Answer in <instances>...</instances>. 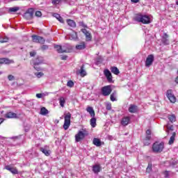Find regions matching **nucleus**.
I'll return each mask as SVG.
<instances>
[{"label":"nucleus","instance_id":"nucleus-1","mask_svg":"<svg viewBox=\"0 0 178 178\" xmlns=\"http://www.w3.org/2000/svg\"><path fill=\"white\" fill-rule=\"evenodd\" d=\"M134 20L138 23H143V24H149L151 23V17L147 15L137 14Z\"/></svg>","mask_w":178,"mask_h":178},{"label":"nucleus","instance_id":"nucleus-2","mask_svg":"<svg viewBox=\"0 0 178 178\" xmlns=\"http://www.w3.org/2000/svg\"><path fill=\"white\" fill-rule=\"evenodd\" d=\"M163 148H165V143L156 141L153 143L152 149L154 154H161L163 151Z\"/></svg>","mask_w":178,"mask_h":178},{"label":"nucleus","instance_id":"nucleus-3","mask_svg":"<svg viewBox=\"0 0 178 178\" xmlns=\"http://www.w3.org/2000/svg\"><path fill=\"white\" fill-rule=\"evenodd\" d=\"M34 12L33 8H28L22 16L26 20H31L34 17Z\"/></svg>","mask_w":178,"mask_h":178},{"label":"nucleus","instance_id":"nucleus-4","mask_svg":"<svg viewBox=\"0 0 178 178\" xmlns=\"http://www.w3.org/2000/svg\"><path fill=\"white\" fill-rule=\"evenodd\" d=\"M87 136H88V134L86 133V130L79 131L77 134L75 135L76 143H80V141H81V140H84Z\"/></svg>","mask_w":178,"mask_h":178},{"label":"nucleus","instance_id":"nucleus-5","mask_svg":"<svg viewBox=\"0 0 178 178\" xmlns=\"http://www.w3.org/2000/svg\"><path fill=\"white\" fill-rule=\"evenodd\" d=\"M70 119H72V113H67L64 117L63 129L67 130L70 127Z\"/></svg>","mask_w":178,"mask_h":178},{"label":"nucleus","instance_id":"nucleus-6","mask_svg":"<svg viewBox=\"0 0 178 178\" xmlns=\"http://www.w3.org/2000/svg\"><path fill=\"white\" fill-rule=\"evenodd\" d=\"M143 145L148 146L151 144V129H147L145 132V137L142 140Z\"/></svg>","mask_w":178,"mask_h":178},{"label":"nucleus","instance_id":"nucleus-7","mask_svg":"<svg viewBox=\"0 0 178 178\" xmlns=\"http://www.w3.org/2000/svg\"><path fill=\"white\" fill-rule=\"evenodd\" d=\"M33 42H36L37 44H44L45 42V39L42 36H38L37 35H31Z\"/></svg>","mask_w":178,"mask_h":178},{"label":"nucleus","instance_id":"nucleus-8","mask_svg":"<svg viewBox=\"0 0 178 178\" xmlns=\"http://www.w3.org/2000/svg\"><path fill=\"white\" fill-rule=\"evenodd\" d=\"M112 92V88L111 86H106L102 88V94L104 97H108Z\"/></svg>","mask_w":178,"mask_h":178},{"label":"nucleus","instance_id":"nucleus-9","mask_svg":"<svg viewBox=\"0 0 178 178\" xmlns=\"http://www.w3.org/2000/svg\"><path fill=\"white\" fill-rule=\"evenodd\" d=\"M166 96L172 104L176 102V97L173 95V91L172 90H167Z\"/></svg>","mask_w":178,"mask_h":178},{"label":"nucleus","instance_id":"nucleus-10","mask_svg":"<svg viewBox=\"0 0 178 178\" xmlns=\"http://www.w3.org/2000/svg\"><path fill=\"white\" fill-rule=\"evenodd\" d=\"M104 74L108 81V83H113V79L112 77V73L111 72V71L108 69H105L104 70Z\"/></svg>","mask_w":178,"mask_h":178},{"label":"nucleus","instance_id":"nucleus-11","mask_svg":"<svg viewBox=\"0 0 178 178\" xmlns=\"http://www.w3.org/2000/svg\"><path fill=\"white\" fill-rule=\"evenodd\" d=\"M178 162L176 160L171 159L164 162V166L165 168H175L177 165Z\"/></svg>","mask_w":178,"mask_h":178},{"label":"nucleus","instance_id":"nucleus-12","mask_svg":"<svg viewBox=\"0 0 178 178\" xmlns=\"http://www.w3.org/2000/svg\"><path fill=\"white\" fill-rule=\"evenodd\" d=\"M154 57L153 54H149L147 56L146 60H145V67H149L152 63H154Z\"/></svg>","mask_w":178,"mask_h":178},{"label":"nucleus","instance_id":"nucleus-13","mask_svg":"<svg viewBox=\"0 0 178 178\" xmlns=\"http://www.w3.org/2000/svg\"><path fill=\"white\" fill-rule=\"evenodd\" d=\"M39 149L46 156H49V155H51V150L49 149V146H48V145H45L44 147H40Z\"/></svg>","mask_w":178,"mask_h":178},{"label":"nucleus","instance_id":"nucleus-14","mask_svg":"<svg viewBox=\"0 0 178 178\" xmlns=\"http://www.w3.org/2000/svg\"><path fill=\"white\" fill-rule=\"evenodd\" d=\"M81 31L84 34L86 37V41L90 42L92 40V36L91 35V33L90 31H87L86 29H83L81 30Z\"/></svg>","mask_w":178,"mask_h":178},{"label":"nucleus","instance_id":"nucleus-15","mask_svg":"<svg viewBox=\"0 0 178 178\" xmlns=\"http://www.w3.org/2000/svg\"><path fill=\"white\" fill-rule=\"evenodd\" d=\"M161 42L163 45H169V35L164 33L161 36Z\"/></svg>","mask_w":178,"mask_h":178},{"label":"nucleus","instance_id":"nucleus-16","mask_svg":"<svg viewBox=\"0 0 178 178\" xmlns=\"http://www.w3.org/2000/svg\"><path fill=\"white\" fill-rule=\"evenodd\" d=\"M5 169L10 172L13 175H19V170H17V168L13 167L12 165H6Z\"/></svg>","mask_w":178,"mask_h":178},{"label":"nucleus","instance_id":"nucleus-17","mask_svg":"<svg viewBox=\"0 0 178 178\" xmlns=\"http://www.w3.org/2000/svg\"><path fill=\"white\" fill-rule=\"evenodd\" d=\"M92 170L95 175H98L101 170H102V168L101 167V165L99 164H95L92 167Z\"/></svg>","mask_w":178,"mask_h":178},{"label":"nucleus","instance_id":"nucleus-18","mask_svg":"<svg viewBox=\"0 0 178 178\" xmlns=\"http://www.w3.org/2000/svg\"><path fill=\"white\" fill-rule=\"evenodd\" d=\"M33 65H42L44 63V58L42 56H38L33 60Z\"/></svg>","mask_w":178,"mask_h":178},{"label":"nucleus","instance_id":"nucleus-19","mask_svg":"<svg viewBox=\"0 0 178 178\" xmlns=\"http://www.w3.org/2000/svg\"><path fill=\"white\" fill-rule=\"evenodd\" d=\"M3 63H5V65H10V63H15V61L6 58H0V65H3Z\"/></svg>","mask_w":178,"mask_h":178},{"label":"nucleus","instance_id":"nucleus-20","mask_svg":"<svg viewBox=\"0 0 178 178\" xmlns=\"http://www.w3.org/2000/svg\"><path fill=\"white\" fill-rule=\"evenodd\" d=\"M131 118L129 116L123 117L121 120L122 126L126 127L130 123Z\"/></svg>","mask_w":178,"mask_h":178},{"label":"nucleus","instance_id":"nucleus-21","mask_svg":"<svg viewBox=\"0 0 178 178\" xmlns=\"http://www.w3.org/2000/svg\"><path fill=\"white\" fill-rule=\"evenodd\" d=\"M70 49H72V46L69 44H65L62 46L63 54H69V52H70Z\"/></svg>","mask_w":178,"mask_h":178},{"label":"nucleus","instance_id":"nucleus-22","mask_svg":"<svg viewBox=\"0 0 178 178\" xmlns=\"http://www.w3.org/2000/svg\"><path fill=\"white\" fill-rule=\"evenodd\" d=\"M128 111L130 113H137L138 112V106L134 104H131Z\"/></svg>","mask_w":178,"mask_h":178},{"label":"nucleus","instance_id":"nucleus-23","mask_svg":"<svg viewBox=\"0 0 178 178\" xmlns=\"http://www.w3.org/2000/svg\"><path fill=\"white\" fill-rule=\"evenodd\" d=\"M4 118H6L7 119H17V114L13 112H8L5 114Z\"/></svg>","mask_w":178,"mask_h":178},{"label":"nucleus","instance_id":"nucleus-24","mask_svg":"<svg viewBox=\"0 0 178 178\" xmlns=\"http://www.w3.org/2000/svg\"><path fill=\"white\" fill-rule=\"evenodd\" d=\"M79 74L81 77H84V76H87V72H86V65L83 64L79 70Z\"/></svg>","mask_w":178,"mask_h":178},{"label":"nucleus","instance_id":"nucleus-25","mask_svg":"<svg viewBox=\"0 0 178 178\" xmlns=\"http://www.w3.org/2000/svg\"><path fill=\"white\" fill-rule=\"evenodd\" d=\"M92 144L96 147H101L102 145V142L101 141V139L98 138H94L92 140Z\"/></svg>","mask_w":178,"mask_h":178},{"label":"nucleus","instance_id":"nucleus-26","mask_svg":"<svg viewBox=\"0 0 178 178\" xmlns=\"http://www.w3.org/2000/svg\"><path fill=\"white\" fill-rule=\"evenodd\" d=\"M75 48L79 51H82L83 49H86V48H87V46L86 45L85 42H82L80 43V44L76 45Z\"/></svg>","mask_w":178,"mask_h":178},{"label":"nucleus","instance_id":"nucleus-27","mask_svg":"<svg viewBox=\"0 0 178 178\" xmlns=\"http://www.w3.org/2000/svg\"><path fill=\"white\" fill-rule=\"evenodd\" d=\"M87 112L90 115L91 118H95V111H94V108L91 106H88L86 108Z\"/></svg>","mask_w":178,"mask_h":178},{"label":"nucleus","instance_id":"nucleus-28","mask_svg":"<svg viewBox=\"0 0 178 178\" xmlns=\"http://www.w3.org/2000/svg\"><path fill=\"white\" fill-rule=\"evenodd\" d=\"M17 10H20V7L15 6V7H11L8 8L9 13H16Z\"/></svg>","mask_w":178,"mask_h":178},{"label":"nucleus","instance_id":"nucleus-29","mask_svg":"<svg viewBox=\"0 0 178 178\" xmlns=\"http://www.w3.org/2000/svg\"><path fill=\"white\" fill-rule=\"evenodd\" d=\"M111 73H113V74H116L117 76L120 73L119 69L117 67H111Z\"/></svg>","mask_w":178,"mask_h":178},{"label":"nucleus","instance_id":"nucleus-30","mask_svg":"<svg viewBox=\"0 0 178 178\" xmlns=\"http://www.w3.org/2000/svg\"><path fill=\"white\" fill-rule=\"evenodd\" d=\"M70 38L73 40L74 41H77L79 40V37L77 35V32H73L70 35Z\"/></svg>","mask_w":178,"mask_h":178},{"label":"nucleus","instance_id":"nucleus-31","mask_svg":"<svg viewBox=\"0 0 178 178\" xmlns=\"http://www.w3.org/2000/svg\"><path fill=\"white\" fill-rule=\"evenodd\" d=\"M175 138H176V132H173L172 135L171 136V137L170 138V140L168 141V144L170 145H172V144H173V143H175Z\"/></svg>","mask_w":178,"mask_h":178},{"label":"nucleus","instance_id":"nucleus-32","mask_svg":"<svg viewBox=\"0 0 178 178\" xmlns=\"http://www.w3.org/2000/svg\"><path fill=\"white\" fill-rule=\"evenodd\" d=\"M67 23L70 27H73L74 29L76 27V22L72 19H67Z\"/></svg>","mask_w":178,"mask_h":178},{"label":"nucleus","instance_id":"nucleus-33","mask_svg":"<svg viewBox=\"0 0 178 178\" xmlns=\"http://www.w3.org/2000/svg\"><path fill=\"white\" fill-rule=\"evenodd\" d=\"M40 115H42V116H46V115H48L49 111L45 107H42L40 109Z\"/></svg>","mask_w":178,"mask_h":178},{"label":"nucleus","instance_id":"nucleus-34","mask_svg":"<svg viewBox=\"0 0 178 178\" xmlns=\"http://www.w3.org/2000/svg\"><path fill=\"white\" fill-rule=\"evenodd\" d=\"M54 17H56V19H57V20H58L60 23H64L63 18L60 17V15L58 13H54Z\"/></svg>","mask_w":178,"mask_h":178},{"label":"nucleus","instance_id":"nucleus-35","mask_svg":"<svg viewBox=\"0 0 178 178\" xmlns=\"http://www.w3.org/2000/svg\"><path fill=\"white\" fill-rule=\"evenodd\" d=\"M90 126L92 127H95V126H97V118H95V117H92L90 119Z\"/></svg>","mask_w":178,"mask_h":178},{"label":"nucleus","instance_id":"nucleus-36","mask_svg":"<svg viewBox=\"0 0 178 178\" xmlns=\"http://www.w3.org/2000/svg\"><path fill=\"white\" fill-rule=\"evenodd\" d=\"M54 48H55V49H56L58 54H63L61 45L56 44V45H54Z\"/></svg>","mask_w":178,"mask_h":178},{"label":"nucleus","instance_id":"nucleus-37","mask_svg":"<svg viewBox=\"0 0 178 178\" xmlns=\"http://www.w3.org/2000/svg\"><path fill=\"white\" fill-rule=\"evenodd\" d=\"M168 120L171 123H173V122H176V115L175 114L168 115Z\"/></svg>","mask_w":178,"mask_h":178},{"label":"nucleus","instance_id":"nucleus-38","mask_svg":"<svg viewBox=\"0 0 178 178\" xmlns=\"http://www.w3.org/2000/svg\"><path fill=\"white\" fill-rule=\"evenodd\" d=\"M116 91H114L110 96V99L113 102H115V101H116Z\"/></svg>","mask_w":178,"mask_h":178},{"label":"nucleus","instance_id":"nucleus-39","mask_svg":"<svg viewBox=\"0 0 178 178\" xmlns=\"http://www.w3.org/2000/svg\"><path fill=\"white\" fill-rule=\"evenodd\" d=\"M59 102H60V105L62 108H63V106H65V104L66 102V100H65V97H60L59 99Z\"/></svg>","mask_w":178,"mask_h":178},{"label":"nucleus","instance_id":"nucleus-40","mask_svg":"<svg viewBox=\"0 0 178 178\" xmlns=\"http://www.w3.org/2000/svg\"><path fill=\"white\" fill-rule=\"evenodd\" d=\"M151 170H152V164H148V166L146 168V172L147 173H151Z\"/></svg>","mask_w":178,"mask_h":178},{"label":"nucleus","instance_id":"nucleus-41","mask_svg":"<svg viewBox=\"0 0 178 178\" xmlns=\"http://www.w3.org/2000/svg\"><path fill=\"white\" fill-rule=\"evenodd\" d=\"M74 86V82H73V81L70 80V81H68L67 83V87H73Z\"/></svg>","mask_w":178,"mask_h":178},{"label":"nucleus","instance_id":"nucleus-42","mask_svg":"<svg viewBox=\"0 0 178 178\" xmlns=\"http://www.w3.org/2000/svg\"><path fill=\"white\" fill-rule=\"evenodd\" d=\"M9 39H8V38H2V37H0V42L1 44H3V42H8V40Z\"/></svg>","mask_w":178,"mask_h":178},{"label":"nucleus","instance_id":"nucleus-43","mask_svg":"<svg viewBox=\"0 0 178 178\" xmlns=\"http://www.w3.org/2000/svg\"><path fill=\"white\" fill-rule=\"evenodd\" d=\"M102 63V58L98 57L97 58H96L95 60V65H99Z\"/></svg>","mask_w":178,"mask_h":178},{"label":"nucleus","instance_id":"nucleus-44","mask_svg":"<svg viewBox=\"0 0 178 178\" xmlns=\"http://www.w3.org/2000/svg\"><path fill=\"white\" fill-rule=\"evenodd\" d=\"M38 79H40L44 76V72H37L35 74Z\"/></svg>","mask_w":178,"mask_h":178},{"label":"nucleus","instance_id":"nucleus-45","mask_svg":"<svg viewBox=\"0 0 178 178\" xmlns=\"http://www.w3.org/2000/svg\"><path fill=\"white\" fill-rule=\"evenodd\" d=\"M61 1L62 0H52L51 3H53V5H59Z\"/></svg>","mask_w":178,"mask_h":178},{"label":"nucleus","instance_id":"nucleus-46","mask_svg":"<svg viewBox=\"0 0 178 178\" xmlns=\"http://www.w3.org/2000/svg\"><path fill=\"white\" fill-rule=\"evenodd\" d=\"M35 15L37 17H41V16H42V13H41V11H36Z\"/></svg>","mask_w":178,"mask_h":178},{"label":"nucleus","instance_id":"nucleus-47","mask_svg":"<svg viewBox=\"0 0 178 178\" xmlns=\"http://www.w3.org/2000/svg\"><path fill=\"white\" fill-rule=\"evenodd\" d=\"M8 79L9 81H13V80H15V76L12 74H10L8 76Z\"/></svg>","mask_w":178,"mask_h":178},{"label":"nucleus","instance_id":"nucleus-48","mask_svg":"<svg viewBox=\"0 0 178 178\" xmlns=\"http://www.w3.org/2000/svg\"><path fill=\"white\" fill-rule=\"evenodd\" d=\"M48 48H49L48 45L43 44L42 46H41L42 51H47Z\"/></svg>","mask_w":178,"mask_h":178},{"label":"nucleus","instance_id":"nucleus-49","mask_svg":"<svg viewBox=\"0 0 178 178\" xmlns=\"http://www.w3.org/2000/svg\"><path fill=\"white\" fill-rule=\"evenodd\" d=\"M79 26H81V27H84V29H87V25L85 24L83 22H79Z\"/></svg>","mask_w":178,"mask_h":178},{"label":"nucleus","instance_id":"nucleus-50","mask_svg":"<svg viewBox=\"0 0 178 178\" xmlns=\"http://www.w3.org/2000/svg\"><path fill=\"white\" fill-rule=\"evenodd\" d=\"M106 108L107 111H111V109H112V105H111V104H108L106 106Z\"/></svg>","mask_w":178,"mask_h":178},{"label":"nucleus","instance_id":"nucleus-51","mask_svg":"<svg viewBox=\"0 0 178 178\" xmlns=\"http://www.w3.org/2000/svg\"><path fill=\"white\" fill-rule=\"evenodd\" d=\"M34 69L37 70L38 72H40L41 70V67H38V65H33Z\"/></svg>","mask_w":178,"mask_h":178},{"label":"nucleus","instance_id":"nucleus-52","mask_svg":"<svg viewBox=\"0 0 178 178\" xmlns=\"http://www.w3.org/2000/svg\"><path fill=\"white\" fill-rule=\"evenodd\" d=\"M67 59V56L62 55L61 60H66Z\"/></svg>","mask_w":178,"mask_h":178},{"label":"nucleus","instance_id":"nucleus-53","mask_svg":"<svg viewBox=\"0 0 178 178\" xmlns=\"http://www.w3.org/2000/svg\"><path fill=\"white\" fill-rule=\"evenodd\" d=\"M37 53L35 51H31L30 52V56H35Z\"/></svg>","mask_w":178,"mask_h":178},{"label":"nucleus","instance_id":"nucleus-54","mask_svg":"<svg viewBox=\"0 0 178 178\" xmlns=\"http://www.w3.org/2000/svg\"><path fill=\"white\" fill-rule=\"evenodd\" d=\"M37 98H42V93H38L36 94Z\"/></svg>","mask_w":178,"mask_h":178},{"label":"nucleus","instance_id":"nucleus-55","mask_svg":"<svg viewBox=\"0 0 178 178\" xmlns=\"http://www.w3.org/2000/svg\"><path fill=\"white\" fill-rule=\"evenodd\" d=\"M168 130H170L171 131H173L174 130V127L173 125H170L169 127H168Z\"/></svg>","mask_w":178,"mask_h":178},{"label":"nucleus","instance_id":"nucleus-56","mask_svg":"<svg viewBox=\"0 0 178 178\" xmlns=\"http://www.w3.org/2000/svg\"><path fill=\"white\" fill-rule=\"evenodd\" d=\"M131 2H133L134 3H138V2H140V0H131Z\"/></svg>","mask_w":178,"mask_h":178},{"label":"nucleus","instance_id":"nucleus-57","mask_svg":"<svg viewBox=\"0 0 178 178\" xmlns=\"http://www.w3.org/2000/svg\"><path fill=\"white\" fill-rule=\"evenodd\" d=\"M19 136H13V137H11V140H17L19 138Z\"/></svg>","mask_w":178,"mask_h":178},{"label":"nucleus","instance_id":"nucleus-58","mask_svg":"<svg viewBox=\"0 0 178 178\" xmlns=\"http://www.w3.org/2000/svg\"><path fill=\"white\" fill-rule=\"evenodd\" d=\"M165 177H169V172L168 171L165 172Z\"/></svg>","mask_w":178,"mask_h":178},{"label":"nucleus","instance_id":"nucleus-59","mask_svg":"<svg viewBox=\"0 0 178 178\" xmlns=\"http://www.w3.org/2000/svg\"><path fill=\"white\" fill-rule=\"evenodd\" d=\"M3 120H5V119H3V118H0V124H1V123H3Z\"/></svg>","mask_w":178,"mask_h":178},{"label":"nucleus","instance_id":"nucleus-60","mask_svg":"<svg viewBox=\"0 0 178 178\" xmlns=\"http://www.w3.org/2000/svg\"><path fill=\"white\" fill-rule=\"evenodd\" d=\"M175 83H177L178 84V76L175 79Z\"/></svg>","mask_w":178,"mask_h":178},{"label":"nucleus","instance_id":"nucleus-61","mask_svg":"<svg viewBox=\"0 0 178 178\" xmlns=\"http://www.w3.org/2000/svg\"><path fill=\"white\" fill-rule=\"evenodd\" d=\"M2 15H5L4 12L0 11V16H2Z\"/></svg>","mask_w":178,"mask_h":178},{"label":"nucleus","instance_id":"nucleus-62","mask_svg":"<svg viewBox=\"0 0 178 178\" xmlns=\"http://www.w3.org/2000/svg\"><path fill=\"white\" fill-rule=\"evenodd\" d=\"M35 156H38V153H35Z\"/></svg>","mask_w":178,"mask_h":178},{"label":"nucleus","instance_id":"nucleus-63","mask_svg":"<svg viewBox=\"0 0 178 178\" xmlns=\"http://www.w3.org/2000/svg\"><path fill=\"white\" fill-rule=\"evenodd\" d=\"M175 4L177 5V6H178V1L177 0L176 1Z\"/></svg>","mask_w":178,"mask_h":178},{"label":"nucleus","instance_id":"nucleus-64","mask_svg":"<svg viewBox=\"0 0 178 178\" xmlns=\"http://www.w3.org/2000/svg\"><path fill=\"white\" fill-rule=\"evenodd\" d=\"M177 74H178V70H177Z\"/></svg>","mask_w":178,"mask_h":178}]
</instances>
